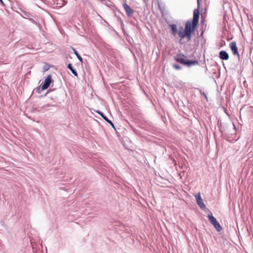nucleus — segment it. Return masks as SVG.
<instances>
[{
	"label": "nucleus",
	"instance_id": "obj_11",
	"mask_svg": "<svg viewBox=\"0 0 253 253\" xmlns=\"http://www.w3.org/2000/svg\"><path fill=\"white\" fill-rule=\"evenodd\" d=\"M198 64H199V61L198 60H187L185 65L187 67H191Z\"/></svg>",
	"mask_w": 253,
	"mask_h": 253
},
{
	"label": "nucleus",
	"instance_id": "obj_14",
	"mask_svg": "<svg viewBox=\"0 0 253 253\" xmlns=\"http://www.w3.org/2000/svg\"><path fill=\"white\" fill-rule=\"evenodd\" d=\"M208 217L211 224L214 223L217 220L213 216L211 211H210V213L208 214Z\"/></svg>",
	"mask_w": 253,
	"mask_h": 253
},
{
	"label": "nucleus",
	"instance_id": "obj_3",
	"mask_svg": "<svg viewBox=\"0 0 253 253\" xmlns=\"http://www.w3.org/2000/svg\"><path fill=\"white\" fill-rule=\"evenodd\" d=\"M173 58L174 60L177 62L184 65H185L187 60L186 58H187V57L183 54L178 53L176 54L175 56H174Z\"/></svg>",
	"mask_w": 253,
	"mask_h": 253
},
{
	"label": "nucleus",
	"instance_id": "obj_2",
	"mask_svg": "<svg viewBox=\"0 0 253 253\" xmlns=\"http://www.w3.org/2000/svg\"><path fill=\"white\" fill-rule=\"evenodd\" d=\"M52 82V76L51 75H48L44 80V82L41 84V86H42V90L46 89L49 86Z\"/></svg>",
	"mask_w": 253,
	"mask_h": 253
},
{
	"label": "nucleus",
	"instance_id": "obj_1",
	"mask_svg": "<svg viewBox=\"0 0 253 253\" xmlns=\"http://www.w3.org/2000/svg\"><path fill=\"white\" fill-rule=\"evenodd\" d=\"M199 15L200 12L198 6V8L194 10L193 18L186 21L184 29L183 30L182 26H180L178 35L181 39L186 38L187 42L191 40L192 35L194 33L198 25Z\"/></svg>",
	"mask_w": 253,
	"mask_h": 253
},
{
	"label": "nucleus",
	"instance_id": "obj_7",
	"mask_svg": "<svg viewBox=\"0 0 253 253\" xmlns=\"http://www.w3.org/2000/svg\"><path fill=\"white\" fill-rule=\"evenodd\" d=\"M97 114H98L105 121H106L107 123H108L115 130H116V128L113 124V122L109 120L104 114L103 112L99 110H97L95 111Z\"/></svg>",
	"mask_w": 253,
	"mask_h": 253
},
{
	"label": "nucleus",
	"instance_id": "obj_4",
	"mask_svg": "<svg viewBox=\"0 0 253 253\" xmlns=\"http://www.w3.org/2000/svg\"><path fill=\"white\" fill-rule=\"evenodd\" d=\"M217 126L219 128V130L220 133L223 135L226 134V129L228 128V125L227 124H223L221 121L219 119L217 122Z\"/></svg>",
	"mask_w": 253,
	"mask_h": 253
},
{
	"label": "nucleus",
	"instance_id": "obj_8",
	"mask_svg": "<svg viewBox=\"0 0 253 253\" xmlns=\"http://www.w3.org/2000/svg\"><path fill=\"white\" fill-rule=\"evenodd\" d=\"M123 7L126 11V12L128 17H131L134 12L133 9L126 3L125 2L123 4Z\"/></svg>",
	"mask_w": 253,
	"mask_h": 253
},
{
	"label": "nucleus",
	"instance_id": "obj_17",
	"mask_svg": "<svg viewBox=\"0 0 253 253\" xmlns=\"http://www.w3.org/2000/svg\"><path fill=\"white\" fill-rule=\"evenodd\" d=\"M50 68V65L47 64V63H45L44 66H43V71L44 72H46L47 71V70H48Z\"/></svg>",
	"mask_w": 253,
	"mask_h": 253
},
{
	"label": "nucleus",
	"instance_id": "obj_12",
	"mask_svg": "<svg viewBox=\"0 0 253 253\" xmlns=\"http://www.w3.org/2000/svg\"><path fill=\"white\" fill-rule=\"evenodd\" d=\"M67 68L72 72V74L75 76H76V77L78 76L77 72L76 70L73 68L72 64L69 63L67 65Z\"/></svg>",
	"mask_w": 253,
	"mask_h": 253
},
{
	"label": "nucleus",
	"instance_id": "obj_21",
	"mask_svg": "<svg viewBox=\"0 0 253 253\" xmlns=\"http://www.w3.org/2000/svg\"><path fill=\"white\" fill-rule=\"evenodd\" d=\"M233 128L234 129V131L236 132V127L234 124H233Z\"/></svg>",
	"mask_w": 253,
	"mask_h": 253
},
{
	"label": "nucleus",
	"instance_id": "obj_5",
	"mask_svg": "<svg viewBox=\"0 0 253 253\" xmlns=\"http://www.w3.org/2000/svg\"><path fill=\"white\" fill-rule=\"evenodd\" d=\"M229 46L234 55H237L239 60H240V55L238 52V48L236 45V42L234 41L230 43Z\"/></svg>",
	"mask_w": 253,
	"mask_h": 253
},
{
	"label": "nucleus",
	"instance_id": "obj_6",
	"mask_svg": "<svg viewBox=\"0 0 253 253\" xmlns=\"http://www.w3.org/2000/svg\"><path fill=\"white\" fill-rule=\"evenodd\" d=\"M195 197L196 198V200L197 201V205L199 206V207L202 209H203L206 207V205L204 204L203 199L201 196L200 193H197Z\"/></svg>",
	"mask_w": 253,
	"mask_h": 253
},
{
	"label": "nucleus",
	"instance_id": "obj_23",
	"mask_svg": "<svg viewBox=\"0 0 253 253\" xmlns=\"http://www.w3.org/2000/svg\"><path fill=\"white\" fill-rule=\"evenodd\" d=\"M0 2L3 5H4L2 0H0Z\"/></svg>",
	"mask_w": 253,
	"mask_h": 253
},
{
	"label": "nucleus",
	"instance_id": "obj_20",
	"mask_svg": "<svg viewBox=\"0 0 253 253\" xmlns=\"http://www.w3.org/2000/svg\"><path fill=\"white\" fill-rule=\"evenodd\" d=\"M201 94L205 96V97L207 99V95L204 92H201Z\"/></svg>",
	"mask_w": 253,
	"mask_h": 253
},
{
	"label": "nucleus",
	"instance_id": "obj_24",
	"mask_svg": "<svg viewBox=\"0 0 253 253\" xmlns=\"http://www.w3.org/2000/svg\"><path fill=\"white\" fill-rule=\"evenodd\" d=\"M121 23L122 26L124 25V23L121 20Z\"/></svg>",
	"mask_w": 253,
	"mask_h": 253
},
{
	"label": "nucleus",
	"instance_id": "obj_18",
	"mask_svg": "<svg viewBox=\"0 0 253 253\" xmlns=\"http://www.w3.org/2000/svg\"><path fill=\"white\" fill-rule=\"evenodd\" d=\"M172 67L176 70H180L181 69V67L177 64H172Z\"/></svg>",
	"mask_w": 253,
	"mask_h": 253
},
{
	"label": "nucleus",
	"instance_id": "obj_22",
	"mask_svg": "<svg viewBox=\"0 0 253 253\" xmlns=\"http://www.w3.org/2000/svg\"><path fill=\"white\" fill-rule=\"evenodd\" d=\"M198 6L199 7L200 4V0H197Z\"/></svg>",
	"mask_w": 253,
	"mask_h": 253
},
{
	"label": "nucleus",
	"instance_id": "obj_26",
	"mask_svg": "<svg viewBox=\"0 0 253 253\" xmlns=\"http://www.w3.org/2000/svg\"><path fill=\"white\" fill-rule=\"evenodd\" d=\"M143 1L144 2V3H146V0H143Z\"/></svg>",
	"mask_w": 253,
	"mask_h": 253
},
{
	"label": "nucleus",
	"instance_id": "obj_25",
	"mask_svg": "<svg viewBox=\"0 0 253 253\" xmlns=\"http://www.w3.org/2000/svg\"><path fill=\"white\" fill-rule=\"evenodd\" d=\"M29 14H29V13H26L25 15H26V16H28V15H29Z\"/></svg>",
	"mask_w": 253,
	"mask_h": 253
},
{
	"label": "nucleus",
	"instance_id": "obj_10",
	"mask_svg": "<svg viewBox=\"0 0 253 253\" xmlns=\"http://www.w3.org/2000/svg\"><path fill=\"white\" fill-rule=\"evenodd\" d=\"M169 27L170 28V30L171 31V33L173 36L176 35L178 34L177 29V26L175 24H171L169 25Z\"/></svg>",
	"mask_w": 253,
	"mask_h": 253
},
{
	"label": "nucleus",
	"instance_id": "obj_13",
	"mask_svg": "<svg viewBox=\"0 0 253 253\" xmlns=\"http://www.w3.org/2000/svg\"><path fill=\"white\" fill-rule=\"evenodd\" d=\"M213 227L215 228V229L217 230L218 232H220L222 230V227L219 222L216 220L214 223L211 224Z\"/></svg>",
	"mask_w": 253,
	"mask_h": 253
},
{
	"label": "nucleus",
	"instance_id": "obj_16",
	"mask_svg": "<svg viewBox=\"0 0 253 253\" xmlns=\"http://www.w3.org/2000/svg\"><path fill=\"white\" fill-rule=\"evenodd\" d=\"M57 105H50V104H46L42 107V109L44 110H47L46 108L49 107H57Z\"/></svg>",
	"mask_w": 253,
	"mask_h": 253
},
{
	"label": "nucleus",
	"instance_id": "obj_9",
	"mask_svg": "<svg viewBox=\"0 0 253 253\" xmlns=\"http://www.w3.org/2000/svg\"><path fill=\"white\" fill-rule=\"evenodd\" d=\"M219 57L222 60H227L229 59V56L226 51L221 50L219 53Z\"/></svg>",
	"mask_w": 253,
	"mask_h": 253
},
{
	"label": "nucleus",
	"instance_id": "obj_19",
	"mask_svg": "<svg viewBox=\"0 0 253 253\" xmlns=\"http://www.w3.org/2000/svg\"><path fill=\"white\" fill-rule=\"evenodd\" d=\"M42 90V86L40 85L38 86L37 88L34 89V91H35L36 92H38V93H41V91Z\"/></svg>",
	"mask_w": 253,
	"mask_h": 253
},
{
	"label": "nucleus",
	"instance_id": "obj_15",
	"mask_svg": "<svg viewBox=\"0 0 253 253\" xmlns=\"http://www.w3.org/2000/svg\"><path fill=\"white\" fill-rule=\"evenodd\" d=\"M73 52H74V53L76 55V56H77V58L81 62H83V58L81 56V55L78 53V52L77 51V50H76L75 48H73Z\"/></svg>",
	"mask_w": 253,
	"mask_h": 253
}]
</instances>
